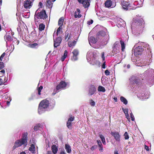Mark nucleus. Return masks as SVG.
<instances>
[{"mask_svg": "<svg viewBox=\"0 0 154 154\" xmlns=\"http://www.w3.org/2000/svg\"><path fill=\"white\" fill-rule=\"evenodd\" d=\"M76 42L75 41H74L73 42H70L68 43V45L69 47H71L72 46H74L76 44Z\"/></svg>", "mask_w": 154, "mask_h": 154, "instance_id": "nucleus-38", "label": "nucleus"}, {"mask_svg": "<svg viewBox=\"0 0 154 154\" xmlns=\"http://www.w3.org/2000/svg\"><path fill=\"white\" fill-rule=\"evenodd\" d=\"M65 149L66 152L68 153H70L71 152V149L70 146L68 144H65Z\"/></svg>", "mask_w": 154, "mask_h": 154, "instance_id": "nucleus-27", "label": "nucleus"}, {"mask_svg": "<svg viewBox=\"0 0 154 154\" xmlns=\"http://www.w3.org/2000/svg\"><path fill=\"white\" fill-rule=\"evenodd\" d=\"M104 52H103L102 53V59L104 61L105 60V57L104 56Z\"/></svg>", "mask_w": 154, "mask_h": 154, "instance_id": "nucleus-53", "label": "nucleus"}, {"mask_svg": "<svg viewBox=\"0 0 154 154\" xmlns=\"http://www.w3.org/2000/svg\"><path fill=\"white\" fill-rule=\"evenodd\" d=\"M4 83L5 82H4L3 80L2 79L0 78V85H1L2 84H4Z\"/></svg>", "mask_w": 154, "mask_h": 154, "instance_id": "nucleus-51", "label": "nucleus"}, {"mask_svg": "<svg viewBox=\"0 0 154 154\" xmlns=\"http://www.w3.org/2000/svg\"><path fill=\"white\" fill-rule=\"evenodd\" d=\"M93 20H91L88 21L87 23L88 25H90L93 23Z\"/></svg>", "mask_w": 154, "mask_h": 154, "instance_id": "nucleus-49", "label": "nucleus"}, {"mask_svg": "<svg viewBox=\"0 0 154 154\" xmlns=\"http://www.w3.org/2000/svg\"><path fill=\"white\" fill-rule=\"evenodd\" d=\"M32 2L29 0L25 1L23 3V6L26 9H29L32 6Z\"/></svg>", "mask_w": 154, "mask_h": 154, "instance_id": "nucleus-12", "label": "nucleus"}, {"mask_svg": "<svg viewBox=\"0 0 154 154\" xmlns=\"http://www.w3.org/2000/svg\"><path fill=\"white\" fill-rule=\"evenodd\" d=\"M53 3L50 0H46L45 5L49 8H51L53 6Z\"/></svg>", "mask_w": 154, "mask_h": 154, "instance_id": "nucleus-24", "label": "nucleus"}, {"mask_svg": "<svg viewBox=\"0 0 154 154\" xmlns=\"http://www.w3.org/2000/svg\"><path fill=\"white\" fill-rule=\"evenodd\" d=\"M64 18L63 17H61L58 21V25L60 26V27L57 29V35L59 33H61V30L62 29L61 27L62 26L63 24L64 21Z\"/></svg>", "mask_w": 154, "mask_h": 154, "instance_id": "nucleus-10", "label": "nucleus"}, {"mask_svg": "<svg viewBox=\"0 0 154 154\" xmlns=\"http://www.w3.org/2000/svg\"><path fill=\"white\" fill-rule=\"evenodd\" d=\"M59 154H66L64 151H62L60 152Z\"/></svg>", "mask_w": 154, "mask_h": 154, "instance_id": "nucleus-62", "label": "nucleus"}, {"mask_svg": "<svg viewBox=\"0 0 154 154\" xmlns=\"http://www.w3.org/2000/svg\"><path fill=\"white\" fill-rule=\"evenodd\" d=\"M37 45L38 44L37 43H33L31 44L30 45V47L32 48H34L37 46Z\"/></svg>", "mask_w": 154, "mask_h": 154, "instance_id": "nucleus-44", "label": "nucleus"}, {"mask_svg": "<svg viewBox=\"0 0 154 154\" xmlns=\"http://www.w3.org/2000/svg\"><path fill=\"white\" fill-rule=\"evenodd\" d=\"M45 28V25L42 23H41L39 26V29L40 31L43 30Z\"/></svg>", "mask_w": 154, "mask_h": 154, "instance_id": "nucleus-37", "label": "nucleus"}, {"mask_svg": "<svg viewBox=\"0 0 154 154\" xmlns=\"http://www.w3.org/2000/svg\"><path fill=\"white\" fill-rule=\"evenodd\" d=\"M95 57V54L91 51L88 52L87 55V59L88 62L91 61H94Z\"/></svg>", "mask_w": 154, "mask_h": 154, "instance_id": "nucleus-9", "label": "nucleus"}, {"mask_svg": "<svg viewBox=\"0 0 154 154\" xmlns=\"http://www.w3.org/2000/svg\"><path fill=\"white\" fill-rule=\"evenodd\" d=\"M72 55L78 56L79 55V52L78 50L77 49H74L72 52Z\"/></svg>", "mask_w": 154, "mask_h": 154, "instance_id": "nucleus-35", "label": "nucleus"}, {"mask_svg": "<svg viewBox=\"0 0 154 154\" xmlns=\"http://www.w3.org/2000/svg\"><path fill=\"white\" fill-rule=\"evenodd\" d=\"M72 37V35L70 33H69L68 32H66L65 35V39L66 40V41H68Z\"/></svg>", "mask_w": 154, "mask_h": 154, "instance_id": "nucleus-25", "label": "nucleus"}, {"mask_svg": "<svg viewBox=\"0 0 154 154\" xmlns=\"http://www.w3.org/2000/svg\"><path fill=\"white\" fill-rule=\"evenodd\" d=\"M96 148V146H95V145H94L93 146H92L91 147V149L93 151Z\"/></svg>", "mask_w": 154, "mask_h": 154, "instance_id": "nucleus-54", "label": "nucleus"}, {"mask_svg": "<svg viewBox=\"0 0 154 154\" xmlns=\"http://www.w3.org/2000/svg\"><path fill=\"white\" fill-rule=\"evenodd\" d=\"M80 13V10L79 9H77L75 13L74 16L75 18H80L81 17Z\"/></svg>", "mask_w": 154, "mask_h": 154, "instance_id": "nucleus-26", "label": "nucleus"}, {"mask_svg": "<svg viewBox=\"0 0 154 154\" xmlns=\"http://www.w3.org/2000/svg\"><path fill=\"white\" fill-rule=\"evenodd\" d=\"M123 9L125 10L133 9L131 8V4L129 0H124L123 2L122 3Z\"/></svg>", "mask_w": 154, "mask_h": 154, "instance_id": "nucleus-7", "label": "nucleus"}, {"mask_svg": "<svg viewBox=\"0 0 154 154\" xmlns=\"http://www.w3.org/2000/svg\"><path fill=\"white\" fill-rule=\"evenodd\" d=\"M149 74L151 75L152 76H154V70L152 69H151L149 71Z\"/></svg>", "mask_w": 154, "mask_h": 154, "instance_id": "nucleus-41", "label": "nucleus"}, {"mask_svg": "<svg viewBox=\"0 0 154 154\" xmlns=\"http://www.w3.org/2000/svg\"><path fill=\"white\" fill-rule=\"evenodd\" d=\"M145 44V43L141 42H139L138 44L135 45L132 50V51L134 50V53L135 56L137 57L138 56L142 54V53L143 50V49L141 46L138 45L137 47H136V48L135 47L136 46H137V45H143V47L145 48V47L144 46Z\"/></svg>", "mask_w": 154, "mask_h": 154, "instance_id": "nucleus-4", "label": "nucleus"}, {"mask_svg": "<svg viewBox=\"0 0 154 154\" xmlns=\"http://www.w3.org/2000/svg\"><path fill=\"white\" fill-rule=\"evenodd\" d=\"M98 90L99 91L103 92H105L106 91L105 88L101 86H100L98 87Z\"/></svg>", "mask_w": 154, "mask_h": 154, "instance_id": "nucleus-34", "label": "nucleus"}, {"mask_svg": "<svg viewBox=\"0 0 154 154\" xmlns=\"http://www.w3.org/2000/svg\"><path fill=\"white\" fill-rule=\"evenodd\" d=\"M125 25V22L121 19H119L117 22V26L118 27H124Z\"/></svg>", "mask_w": 154, "mask_h": 154, "instance_id": "nucleus-15", "label": "nucleus"}, {"mask_svg": "<svg viewBox=\"0 0 154 154\" xmlns=\"http://www.w3.org/2000/svg\"><path fill=\"white\" fill-rule=\"evenodd\" d=\"M4 67V64L3 62H0V70Z\"/></svg>", "mask_w": 154, "mask_h": 154, "instance_id": "nucleus-43", "label": "nucleus"}, {"mask_svg": "<svg viewBox=\"0 0 154 154\" xmlns=\"http://www.w3.org/2000/svg\"><path fill=\"white\" fill-rule=\"evenodd\" d=\"M125 138L126 140L128 139L129 138V136L128 135L127 132H126L124 134Z\"/></svg>", "mask_w": 154, "mask_h": 154, "instance_id": "nucleus-42", "label": "nucleus"}, {"mask_svg": "<svg viewBox=\"0 0 154 154\" xmlns=\"http://www.w3.org/2000/svg\"><path fill=\"white\" fill-rule=\"evenodd\" d=\"M68 54V52L66 50H65L64 51L63 56L66 57Z\"/></svg>", "mask_w": 154, "mask_h": 154, "instance_id": "nucleus-50", "label": "nucleus"}, {"mask_svg": "<svg viewBox=\"0 0 154 154\" xmlns=\"http://www.w3.org/2000/svg\"><path fill=\"white\" fill-rule=\"evenodd\" d=\"M97 35L98 36H105L106 34V33L105 31L101 30L97 34Z\"/></svg>", "mask_w": 154, "mask_h": 154, "instance_id": "nucleus-32", "label": "nucleus"}, {"mask_svg": "<svg viewBox=\"0 0 154 154\" xmlns=\"http://www.w3.org/2000/svg\"><path fill=\"white\" fill-rule=\"evenodd\" d=\"M74 119L73 118L71 117L68 120L67 122V126L69 128H70L72 126V123L71 122L73 121Z\"/></svg>", "mask_w": 154, "mask_h": 154, "instance_id": "nucleus-20", "label": "nucleus"}, {"mask_svg": "<svg viewBox=\"0 0 154 154\" xmlns=\"http://www.w3.org/2000/svg\"><path fill=\"white\" fill-rule=\"evenodd\" d=\"M67 83L63 81H61L60 83L56 87V88L54 90L52 95H54L55 94L58 92L61 89H64L66 87Z\"/></svg>", "mask_w": 154, "mask_h": 154, "instance_id": "nucleus-6", "label": "nucleus"}, {"mask_svg": "<svg viewBox=\"0 0 154 154\" xmlns=\"http://www.w3.org/2000/svg\"><path fill=\"white\" fill-rule=\"evenodd\" d=\"M5 53H4L1 55L0 57V60L1 61H2L3 58L5 56Z\"/></svg>", "mask_w": 154, "mask_h": 154, "instance_id": "nucleus-45", "label": "nucleus"}, {"mask_svg": "<svg viewBox=\"0 0 154 154\" xmlns=\"http://www.w3.org/2000/svg\"><path fill=\"white\" fill-rule=\"evenodd\" d=\"M99 136L101 140L105 139L104 136L100 134L99 135Z\"/></svg>", "mask_w": 154, "mask_h": 154, "instance_id": "nucleus-58", "label": "nucleus"}, {"mask_svg": "<svg viewBox=\"0 0 154 154\" xmlns=\"http://www.w3.org/2000/svg\"><path fill=\"white\" fill-rule=\"evenodd\" d=\"M105 40L102 41V42L103 45H106L109 39V36L107 35L105 36Z\"/></svg>", "mask_w": 154, "mask_h": 154, "instance_id": "nucleus-30", "label": "nucleus"}, {"mask_svg": "<svg viewBox=\"0 0 154 154\" xmlns=\"http://www.w3.org/2000/svg\"><path fill=\"white\" fill-rule=\"evenodd\" d=\"M113 99L116 102L117 101V97H114L113 98Z\"/></svg>", "mask_w": 154, "mask_h": 154, "instance_id": "nucleus-64", "label": "nucleus"}, {"mask_svg": "<svg viewBox=\"0 0 154 154\" xmlns=\"http://www.w3.org/2000/svg\"><path fill=\"white\" fill-rule=\"evenodd\" d=\"M90 102V104L91 106H94L95 105V102L92 100H91Z\"/></svg>", "mask_w": 154, "mask_h": 154, "instance_id": "nucleus-46", "label": "nucleus"}, {"mask_svg": "<svg viewBox=\"0 0 154 154\" xmlns=\"http://www.w3.org/2000/svg\"><path fill=\"white\" fill-rule=\"evenodd\" d=\"M5 39L8 41H11L12 39L11 36H10L9 35H7L5 37Z\"/></svg>", "mask_w": 154, "mask_h": 154, "instance_id": "nucleus-39", "label": "nucleus"}, {"mask_svg": "<svg viewBox=\"0 0 154 154\" xmlns=\"http://www.w3.org/2000/svg\"><path fill=\"white\" fill-rule=\"evenodd\" d=\"M51 149L54 154H56L58 151V146L55 145H53L51 146Z\"/></svg>", "mask_w": 154, "mask_h": 154, "instance_id": "nucleus-23", "label": "nucleus"}, {"mask_svg": "<svg viewBox=\"0 0 154 154\" xmlns=\"http://www.w3.org/2000/svg\"><path fill=\"white\" fill-rule=\"evenodd\" d=\"M62 41V38L60 37H57L56 39H54V47L57 48L58 46Z\"/></svg>", "mask_w": 154, "mask_h": 154, "instance_id": "nucleus-14", "label": "nucleus"}, {"mask_svg": "<svg viewBox=\"0 0 154 154\" xmlns=\"http://www.w3.org/2000/svg\"><path fill=\"white\" fill-rule=\"evenodd\" d=\"M121 101L125 105H127L128 103V101L126 98L122 96H121L120 98Z\"/></svg>", "mask_w": 154, "mask_h": 154, "instance_id": "nucleus-29", "label": "nucleus"}, {"mask_svg": "<svg viewBox=\"0 0 154 154\" xmlns=\"http://www.w3.org/2000/svg\"><path fill=\"white\" fill-rule=\"evenodd\" d=\"M88 41L91 45V43L95 44L97 42V40L95 38L93 37H91L88 39Z\"/></svg>", "mask_w": 154, "mask_h": 154, "instance_id": "nucleus-22", "label": "nucleus"}, {"mask_svg": "<svg viewBox=\"0 0 154 154\" xmlns=\"http://www.w3.org/2000/svg\"><path fill=\"white\" fill-rule=\"evenodd\" d=\"M131 118V120L132 121H134V118L133 115L132 113L131 112L130 114Z\"/></svg>", "mask_w": 154, "mask_h": 154, "instance_id": "nucleus-47", "label": "nucleus"}, {"mask_svg": "<svg viewBox=\"0 0 154 154\" xmlns=\"http://www.w3.org/2000/svg\"><path fill=\"white\" fill-rule=\"evenodd\" d=\"M102 145H100V146H99V150L101 151H102L103 150V147L102 146Z\"/></svg>", "mask_w": 154, "mask_h": 154, "instance_id": "nucleus-59", "label": "nucleus"}, {"mask_svg": "<svg viewBox=\"0 0 154 154\" xmlns=\"http://www.w3.org/2000/svg\"><path fill=\"white\" fill-rule=\"evenodd\" d=\"M96 91V88L93 85H91L89 91V94L91 95L93 94Z\"/></svg>", "mask_w": 154, "mask_h": 154, "instance_id": "nucleus-18", "label": "nucleus"}, {"mask_svg": "<svg viewBox=\"0 0 154 154\" xmlns=\"http://www.w3.org/2000/svg\"><path fill=\"white\" fill-rule=\"evenodd\" d=\"M40 11L39 9H38L36 11L35 15V18L36 17L37 19H43L47 18V16L45 11L44 10H42L41 11Z\"/></svg>", "mask_w": 154, "mask_h": 154, "instance_id": "nucleus-5", "label": "nucleus"}, {"mask_svg": "<svg viewBox=\"0 0 154 154\" xmlns=\"http://www.w3.org/2000/svg\"><path fill=\"white\" fill-rule=\"evenodd\" d=\"M144 26L143 21L141 17L134 19L131 25L132 32L134 33L137 32L138 33L142 32Z\"/></svg>", "mask_w": 154, "mask_h": 154, "instance_id": "nucleus-1", "label": "nucleus"}, {"mask_svg": "<svg viewBox=\"0 0 154 154\" xmlns=\"http://www.w3.org/2000/svg\"><path fill=\"white\" fill-rule=\"evenodd\" d=\"M97 143L99 146H100V145H102L101 143L100 140H97Z\"/></svg>", "mask_w": 154, "mask_h": 154, "instance_id": "nucleus-52", "label": "nucleus"}, {"mask_svg": "<svg viewBox=\"0 0 154 154\" xmlns=\"http://www.w3.org/2000/svg\"><path fill=\"white\" fill-rule=\"evenodd\" d=\"M42 125L40 124H38L36 125L34 127V130L37 131L39 129V128H42Z\"/></svg>", "mask_w": 154, "mask_h": 154, "instance_id": "nucleus-28", "label": "nucleus"}, {"mask_svg": "<svg viewBox=\"0 0 154 154\" xmlns=\"http://www.w3.org/2000/svg\"><path fill=\"white\" fill-rule=\"evenodd\" d=\"M120 43L121 45L122 51H124L125 48V43L122 40H121L120 41Z\"/></svg>", "mask_w": 154, "mask_h": 154, "instance_id": "nucleus-33", "label": "nucleus"}, {"mask_svg": "<svg viewBox=\"0 0 154 154\" xmlns=\"http://www.w3.org/2000/svg\"><path fill=\"white\" fill-rule=\"evenodd\" d=\"M28 134L27 133H25L23 134L22 138L19 140H17L15 142L14 145L13 146V148H15L21 146L23 144L26 145L27 140H28L27 137Z\"/></svg>", "mask_w": 154, "mask_h": 154, "instance_id": "nucleus-3", "label": "nucleus"}, {"mask_svg": "<svg viewBox=\"0 0 154 154\" xmlns=\"http://www.w3.org/2000/svg\"><path fill=\"white\" fill-rule=\"evenodd\" d=\"M66 57H64L63 56V55L62 57L61 58V60L62 61H63L65 59V58H66Z\"/></svg>", "mask_w": 154, "mask_h": 154, "instance_id": "nucleus-57", "label": "nucleus"}, {"mask_svg": "<svg viewBox=\"0 0 154 154\" xmlns=\"http://www.w3.org/2000/svg\"><path fill=\"white\" fill-rule=\"evenodd\" d=\"M55 104L54 100H52L50 103L49 101L47 99L42 100L39 103L38 108V112L39 114H41L44 112L50 104V106L54 107Z\"/></svg>", "mask_w": 154, "mask_h": 154, "instance_id": "nucleus-2", "label": "nucleus"}, {"mask_svg": "<svg viewBox=\"0 0 154 154\" xmlns=\"http://www.w3.org/2000/svg\"><path fill=\"white\" fill-rule=\"evenodd\" d=\"M111 134L114 137L116 141H120V136L119 132L113 131L111 132Z\"/></svg>", "mask_w": 154, "mask_h": 154, "instance_id": "nucleus-13", "label": "nucleus"}, {"mask_svg": "<svg viewBox=\"0 0 154 154\" xmlns=\"http://www.w3.org/2000/svg\"><path fill=\"white\" fill-rule=\"evenodd\" d=\"M78 60V57L77 56H75L74 55H72V57L71 58V60L73 61H75L76 60Z\"/></svg>", "mask_w": 154, "mask_h": 154, "instance_id": "nucleus-40", "label": "nucleus"}, {"mask_svg": "<svg viewBox=\"0 0 154 154\" xmlns=\"http://www.w3.org/2000/svg\"><path fill=\"white\" fill-rule=\"evenodd\" d=\"M112 2L110 0H107L105 3L106 7L107 8H113L115 6V5H112Z\"/></svg>", "mask_w": 154, "mask_h": 154, "instance_id": "nucleus-17", "label": "nucleus"}, {"mask_svg": "<svg viewBox=\"0 0 154 154\" xmlns=\"http://www.w3.org/2000/svg\"><path fill=\"white\" fill-rule=\"evenodd\" d=\"M101 140H102V141L103 144L104 145H105L106 144V142H105V139H103Z\"/></svg>", "mask_w": 154, "mask_h": 154, "instance_id": "nucleus-60", "label": "nucleus"}, {"mask_svg": "<svg viewBox=\"0 0 154 154\" xmlns=\"http://www.w3.org/2000/svg\"><path fill=\"white\" fill-rule=\"evenodd\" d=\"M39 6L40 7V8H42V3L41 2H39Z\"/></svg>", "mask_w": 154, "mask_h": 154, "instance_id": "nucleus-63", "label": "nucleus"}, {"mask_svg": "<svg viewBox=\"0 0 154 154\" xmlns=\"http://www.w3.org/2000/svg\"><path fill=\"white\" fill-rule=\"evenodd\" d=\"M102 68L103 69H105L106 68V66H105V62H104L103 63V64L102 65Z\"/></svg>", "mask_w": 154, "mask_h": 154, "instance_id": "nucleus-56", "label": "nucleus"}, {"mask_svg": "<svg viewBox=\"0 0 154 154\" xmlns=\"http://www.w3.org/2000/svg\"><path fill=\"white\" fill-rule=\"evenodd\" d=\"M124 113L125 114V115L126 116V118L130 122V118H129V116L128 114V109H122Z\"/></svg>", "mask_w": 154, "mask_h": 154, "instance_id": "nucleus-21", "label": "nucleus"}, {"mask_svg": "<svg viewBox=\"0 0 154 154\" xmlns=\"http://www.w3.org/2000/svg\"><path fill=\"white\" fill-rule=\"evenodd\" d=\"M29 150L32 153H34L35 151V145L33 144L31 145L30 147L29 148Z\"/></svg>", "mask_w": 154, "mask_h": 154, "instance_id": "nucleus-31", "label": "nucleus"}, {"mask_svg": "<svg viewBox=\"0 0 154 154\" xmlns=\"http://www.w3.org/2000/svg\"><path fill=\"white\" fill-rule=\"evenodd\" d=\"M143 0H140V5H139V6L138 7H141L142 6V1H143Z\"/></svg>", "mask_w": 154, "mask_h": 154, "instance_id": "nucleus-61", "label": "nucleus"}, {"mask_svg": "<svg viewBox=\"0 0 154 154\" xmlns=\"http://www.w3.org/2000/svg\"><path fill=\"white\" fill-rule=\"evenodd\" d=\"M145 149L147 151H149V147L145 145Z\"/></svg>", "mask_w": 154, "mask_h": 154, "instance_id": "nucleus-55", "label": "nucleus"}, {"mask_svg": "<svg viewBox=\"0 0 154 154\" xmlns=\"http://www.w3.org/2000/svg\"><path fill=\"white\" fill-rule=\"evenodd\" d=\"M105 74L106 75H109L110 72L108 70H106L105 71Z\"/></svg>", "mask_w": 154, "mask_h": 154, "instance_id": "nucleus-48", "label": "nucleus"}, {"mask_svg": "<svg viewBox=\"0 0 154 154\" xmlns=\"http://www.w3.org/2000/svg\"><path fill=\"white\" fill-rule=\"evenodd\" d=\"M120 48V44L119 42H116L114 45L113 48L112 53L114 54L117 53L119 51Z\"/></svg>", "mask_w": 154, "mask_h": 154, "instance_id": "nucleus-11", "label": "nucleus"}, {"mask_svg": "<svg viewBox=\"0 0 154 154\" xmlns=\"http://www.w3.org/2000/svg\"><path fill=\"white\" fill-rule=\"evenodd\" d=\"M43 89V87L42 86H40L37 88V90L38 91V95H41V92L42 90Z\"/></svg>", "mask_w": 154, "mask_h": 154, "instance_id": "nucleus-36", "label": "nucleus"}, {"mask_svg": "<svg viewBox=\"0 0 154 154\" xmlns=\"http://www.w3.org/2000/svg\"><path fill=\"white\" fill-rule=\"evenodd\" d=\"M90 0H84L82 2V4L83 5V6L85 8L88 7L90 5Z\"/></svg>", "mask_w": 154, "mask_h": 154, "instance_id": "nucleus-19", "label": "nucleus"}, {"mask_svg": "<svg viewBox=\"0 0 154 154\" xmlns=\"http://www.w3.org/2000/svg\"><path fill=\"white\" fill-rule=\"evenodd\" d=\"M149 93L148 92L143 91L137 94V97L142 100H144L149 98Z\"/></svg>", "mask_w": 154, "mask_h": 154, "instance_id": "nucleus-8", "label": "nucleus"}, {"mask_svg": "<svg viewBox=\"0 0 154 154\" xmlns=\"http://www.w3.org/2000/svg\"><path fill=\"white\" fill-rule=\"evenodd\" d=\"M129 81L132 83L137 84L139 81L138 77L134 76H133L129 79Z\"/></svg>", "mask_w": 154, "mask_h": 154, "instance_id": "nucleus-16", "label": "nucleus"}]
</instances>
